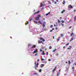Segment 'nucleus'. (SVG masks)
<instances>
[{
    "label": "nucleus",
    "instance_id": "50",
    "mask_svg": "<svg viewBox=\"0 0 76 76\" xmlns=\"http://www.w3.org/2000/svg\"><path fill=\"white\" fill-rule=\"evenodd\" d=\"M58 29V28H57V27H56V28H55V29Z\"/></svg>",
    "mask_w": 76,
    "mask_h": 76
},
{
    "label": "nucleus",
    "instance_id": "33",
    "mask_svg": "<svg viewBox=\"0 0 76 76\" xmlns=\"http://www.w3.org/2000/svg\"><path fill=\"white\" fill-rule=\"evenodd\" d=\"M69 45V43H68L66 44V45Z\"/></svg>",
    "mask_w": 76,
    "mask_h": 76
},
{
    "label": "nucleus",
    "instance_id": "7",
    "mask_svg": "<svg viewBox=\"0 0 76 76\" xmlns=\"http://www.w3.org/2000/svg\"><path fill=\"white\" fill-rule=\"evenodd\" d=\"M42 41H40V40L38 41V43L39 44H41V43H42Z\"/></svg>",
    "mask_w": 76,
    "mask_h": 76
},
{
    "label": "nucleus",
    "instance_id": "11",
    "mask_svg": "<svg viewBox=\"0 0 76 76\" xmlns=\"http://www.w3.org/2000/svg\"><path fill=\"white\" fill-rule=\"evenodd\" d=\"M28 23H29V22L27 21V23H25V24H26L25 25H28Z\"/></svg>",
    "mask_w": 76,
    "mask_h": 76
},
{
    "label": "nucleus",
    "instance_id": "29",
    "mask_svg": "<svg viewBox=\"0 0 76 76\" xmlns=\"http://www.w3.org/2000/svg\"><path fill=\"white\" fill-rule=\"evenodd\" d=\"M39 72H41V69H39Z\"/></svg>",
    "mask_w": 76,
    "mask_h": 76
},
{
    "label": "nucleus",
    "instance_id": "60",
    "mask_svg": "<svg viewBox=\"0 0 76 76\" xmlns=\"http://www.w3.org/2000/svg\"><path fill=\"white\" fill-rule=\"evenodd\" d=\"M42 44H44V43L43 42H42Z\"/></svg>",
    "mask_w": 76,
    "mask_h": 76
},
{
    "label": "nucleus",
    "instance_id": "51",
    "mask_svg": "<svg viewBox=\"0 0 76 76\" xmlns=\"http://www.w3.org/2000/svg\"><path fill=\"white\" fill-rule=\"evenodd\" d=\"M54 28H52V30H54Z\"/></svg>",
    "mask_w": 76,
    "mask_h": 76
},
{
    "label": "nucleus",
    "instance_id": "20",
    "mask_svg": "<svg viewBox=\"0 0 76 76\" xmlns=\"http://www.w3.org/2000/svg\"><path fill=\"white\" fill-rule=\"evenodd\" d=\"M58 23L59 24V23H60V22H61V21L60 20H58Z\"/></svg>",
    "mask_w": 76,
    "mask_h": 76
},
{
    "label": "nucleus",
    "instance_id": "18",
    "mask_svg": "<svg viewBox=\"0 0 76 76\" xmlns=\"http://www.w3.org/2000/svg\"><path fill=\"white\" fill-rule=\"evenodd\" d=\"M72 40H73V37L72 38L70 39V41H72Z\"/></svg>",
    "mask_w": 76,
    "mask_h": 76
},
{
    "label": "nucleus",
    "instance_id": "32",
    "mask_svg": "<svg viewBox=\"0 0 76 76\" xmlns=\"http://www.w3.org/2000/svg\"><path fill=\"white\" fill-rule=\"evenodd\" d=\"M73 12H76V10H75V9L74 10H73Z\"/></svg>",
    "mask_w": 76,
    "mask_h": 76
},
{
    "label": "nucleus",
    "instance_id": "10",
    "mask_svg": "<svg viewBox=\"0 0 76 76\" xmlns=\"http://www.w3.org/2000/svg\"><path fill=\"white\" fill-rule=\"evenodd\" d=\"M41 58H42L41 59L42 61H44V60H45V59H43L42 58V56H41Z\"/></svg>",
    "mask_w": 76,
    "mask_h": 76
},
{
    "label": "nucleus",
    "instance_id": "30",
    "mask_svg": "<svg viewBox=\"0 0 76 76\" xmlns=\"http://www.w3.org/2000/svg\"><path fill=\"white\" fill-rule=\"evenodd\" d=\"M45 24H43L42 25V26H43V27H45Z\"/></svg>",
    "mask_w": 76,
    "mask_h": 76
},
{
    "label": "nucleus",
    "instance_id": "46",
    "mask_svg": "<svg viewBox=\"0 0 76 76\" xmlns=\"http://www.w3.org/2000/svg\"><path fill=\"white\" fill-rule=\"evenodd\" d=\"M48 13L46 14V16H48Z\"/></svg>",
    "mask_w": 76,
    "mask_h": 76
},
{
    "label": "nucleus",
    "instance_id": "37",
    "mask_svg": "<svg viewBox=\"0 0 76 76\" xmlns=\"http://www.w3.org/2000/svg\"><path fill=\"white\" fill-rule=\"evenodd\" d=\"M55 70H56V69H53V72H54L55 71Z\"/></svg>",
    "mask_w": 76,
    "mask_h": 76
},
{
    "label": "nucleus",
    "instance_id": "59",
    "mask_svg": "<svg viewBox=\"0 0 76 76\" xmlns=\"http://www.w3.org/2000/svg\"><path fill=\"white\" fill-rule=\"evenodd\" d=\"M72 69H75V67H73L72 68Z\"/></svg>",
    "mask_w": 76,
    "mask_h": 76
},
{
    "label": "nucleus",
    "instance_id": "57",
    "mask_svg": "<svg viewBox=\"0 0 76 76\" xmlns=\"http://www.w3.org/2000/svg\"><path fill=\"white\" fill-rule=\"evenodd\" d=\"M50 13V12H48V15Z\"/></svg>",
    "mask_w": 76,
    "mask_h": 76
},
{
    "label": "nucleus",
    "instance_id": "1",
    "mask_svg": "<svg viewBox=\"0 0 76 76\" xmlns=\"http://www.w3.org/2000/svg\"><path fill=\"white\" fill-rule=\"evenodd\" d=\"M39 17H41V16L39 15H38L37 17L35 18L36 20H40Z\"/></svg>",
    "mask_w": 76,
    "mask_h": 76
},
{
    "label": "nucleus",
    "instance_id": "36",
    "mask_svg": "<svg viewBox=\"0 0 76 76\" xmlns=\"http://www.w3.org/2000/svg\"><path fill=\"white\" fill-rule=\"evenodd\" d=\"M32 19H33L32 18H31V19H30V21H31V20H32Z\"/></svg>",
    "mask_w": 76,
    "mask_h": 76
},
{
    "label": "nucleus",
    "instance_id": "14",
    "mask_svg": "<svg viewBox=\"0 0 76 76\" xmlns=\"http://www.w3.org/2000/svg\"><path fill=\"white\" fill-rule=\"evenodd\" d=\"M39 23L40 24H42V23H41V21H39Z\"/></svg>",
    "mask_w": 76,
    "mask_h": 76
},
{
    "label": "nucleus",
    "instance_id": "45",
    "mask_svg": "<svg viewBox=\"0 0 76 76\" xmlns=\"http://www.w3.org/2000/svg\"><path fill=\"white\" fill-rule=\"evenodd\" d=\"M50 32H53V30H51L50 31Z\"/></svg>",
    "mask_w": 76,
    "mask_h": 76
},
{
    "label": "nucleus",
    "instance_id": "55",
    "mask_svg": "<svg viewBox=\"0 0 76 76\" xmlns=\"http://www.w3.org/2000/svg\"><path fill=\"white\" fill-rule=\"evenodd\" d=\"M37 61H39V59H38L37 60Z\"/></svg>",
    "mask_w": 76,
    "mask_h": 76
},
{
    "label": "nucleus",
    "instance_id": "28",
    "mask_svg": "<svg viewBox=\"0 0 76 76\" xmlns=\"http://www.w3.org/2000/svg\"><path fill=\"white\" fill-rule=\"evenodd\" d=\"M34 22L37 23V24H38V22L37 21H34Z\"/></svg>",
    "mask_w": 76,
    "mask_h": 76
},
{
    "label": "nucleus",
    "instance_id": "8",
    "mask_svg": "<svg viewBox=\"0 0 76 76\" xmlns=\"http://www.w3.org/2000/svg\"><path fill=\"white\" fill-rule=\"evenodd\" d=\"M36 47V45H33V47H31V48H35Z\"/></svg>",
    "mask_w": 76,
    "mask_h": 76
},
{
    "label": "nucleus",
    "instance_id": "52",
    "mask_svg": "<svg viewBox=\"0 0 76 76\" xmlns=\"http://www.w3.org/2000/svg\"><path fill=\"white\" fill-rule=\"evenodd\" d=\"M42 55H45V53H42Z\"/></svg>",
    "mask_w": 76,
    "mask_h": 76
},
{
    "label": "nucleus",
    "instance_id": "64",
    "mask_svg": "<svg viewBox=\"0 0 76 76\" xmlns=\"http://www.w3.org/2000/svg\"><path fill=\"white\" fill-rule=\"evenodd\" d=\"M75 66H76V63H75Z\"/></svg>",
    "mask_w": 76,
    "mask_h": 76
},
{
    "label": "nucleus",
    "instance_id": "22",
    "mask_svg": "<svg viewBox=\"0 0 76 76\" xmlns=\"http://www.w3.org/2000/svg\"><path fill=\"white\" fill-rule=\"evenodd\" d=\"M68 63H69V64H70V63H71L70 62V61H68Z\"/></svg>",
    "mask_w": 76,
    "mask_h": 76
},
{
    "label": "nucleus",
    "instance_id": "5",
    "mask_svg": "<svg viewBox=\"0 0 76 76\" xmlns=\"http://www.w3.org/2000/svg\"><path fill=\"white\" fill-rule=\"evenodd\" d=\"M39 11H38L37 12H35L34 14V15H35V14H37V13H39Z\"/></svg>",
    "mask_w": 76,
    "mask_h": 76
},
{
    "label": "nucleus",
    "instance_id": "40",
    "mask_svg": "<svg viewBox=\"0 0 76 76\" xmlns=\"http://www.w3.org/2000/svg\"><path fill=\"white\" fill-rule=\"evenodd\" d=\"M54 3V4H57V2L56 1H55Z\"/></svg>",
    "mask_w": 76,
    "mask_h": 76
},
{
    "label": "nucleus",
    "instance_id": "21",
    "mask_svg": "<svg viewBox=\"0 0 76 76\" xmlns=\"http://www.w3.org/2000/svg\"><path fill=\"white\" fill-rule=\"evenodd\" d=\"M56 56H59V54H58V53H56Z\"/></svg>",
    "mask_w": 76,
    "mask_h": 76
},
{
    "label": "nucleus",
    "instance_id": "19",
    "mask_svg": "<svg viewBox=\"0 0 76 76\" xmlns=\"http://www.w3.org/2000/svg\"><path fill=\"white\" fill-rule=\"evenodd\" d=\"M28 47H30V46H31V44H28Z\"/></svg>",
    "mask_w": 76,
    "mask_h": 76
},
{
    "label": "nucleus",
    "instance_id": "38",
    "mask_svg": "<svg viewBox=\"0 0 76 76\" xmlns=\"http://www.w3.org/2000/svg\"><path fill=\"white\" fill-rule=\"evenodd\" d=\"M48 61H51V59H49L48 60Z\"/></svg>",
    "mask_w": 76,
    "mask_h": 76
},
{
    "label": "nucleus",
    "instance_id": "23",
    "mask_svg": "<svg viewBox=\"0 0 76 76\" xmlns=\"http://www.w3.org/2000/svg\"><path fill=\"white\" fill-rule=\"evenodd\" d=\"M48 3L49 4H51V2L50 1H48Z\"/></svg>",
    "mask_w": 76,
    "mask_h": 76
},
{
    "label": "nucleus",
    "instance_id": "17",
    "mask_svg": "<svg viewBox=\"0 0 76 76\" xmlns=\"http://www.w3.org/2000/svg\"><path fill=\"white\" fill-rule=\"evenodd\" d=\"M60 37H59L58 39H57V41H59V40L60 39Z\"/></svg>",
    "mask_w": 76,
    "mask_h": 76
},
{
    "label": "nucleus",
    "instance_id": "3",
    "mask_svg": "<svg viewBox=\"0 0 76 76\" xmlns=\"http://www.w3.org/2000/svg\"><path fill=\"white\" fill-rule=\"evenodd\" d=\"M39 39H40V40H42V41H43V42H44V41H45V39H43L42 37H39Z\"/></svg>",
    "mask_w": 76,
    "mask_h": 76
},
{
    "label": "nucleus",
    "instance_id": "12",
    "mask_svg": "<svg viewBox=\"0 0 76 76\" xmlns=\"http://www.w3.org/2000/svg\"><path fill=\"white\" fill-rule=\"evenodd\" d=\"M65 3H66V1H64L63 2V4H64Z\"/></svg>",
    "mask_w": 76,
    "mask_h": 76
},
{
    "label": "nucleus",
    "instance_id": "56",
    "mask_svg": "<svg viewBox=\"0 0 76 76\" xmlns=\"http://www.w3.org/2000/svg\"><path fill=\"white\" fill-rule=\"evenodd\" d=\"M69 48H72V46H69Z\"/></svg>",
    "mask_w": 76,
    "mask_h": 76
},
{
    "label": "nucleus",
    "instance_id": "44",
    "mask_svg": "<svg viewBox=\"0 0 76 76\" xmlns=\"http://www.w3.org/2000/svg\"><path fill=\"white\" fill-rule=\"evenodd\" d=\"M39 51H40V52H41L42 51V50L41 49H40Z\"/></svg>",
    "mask_w": 76,
    "mask_h": 76
},
{
    "label": "nucleus",
    "instance_id": "6",
    "mask_svg": "<svg viewBox=\"0 0 76 76\" xmlns=\"http://www.w3.org/2000/svg\"><path fill=\"white\" fill-rule=\"evenodd\" d=\"M68 8H73V7H72V5H69L68 6Z\"/></svg>",
    "mask_w": 76,
    "mask_h": 76
},
{
    "label": "nucleus",
    "instance_id": "25",
    "mask_svg": "<svg viewBox=\"0 0 76 76\" xmlns=\"http://www.w3.org/2000/svg\"><path fill=\"white\" fill-rule=\"evenodd\" d=\"M44 63H47V61H45L43 62Z\"/></svg>",
    "mask_w": 76,
    "mask_h": 76
},
{
    "label": "nucleus",
    "instance_id": "34",
    "mask_svg": "<svg viewBox=\"0 0 76 76\" xmlns=\"http://www.w3.org/2000/svg\"><path fill=\"white\" fill-rule=\"evenodd\" d=\"M62 23H64V20H62Z\"/></svg>",
    "mask_w": 76,
    "mask_h": 76
},
{
    "label": "nucleus",
    "instance_id": "2",
    "mask_svg": "<svg viewBox=\"0 0 76 76\" xmlns=\"http://www.w3.org/2000/svg\"><path fill=\"white\" fill-rule=\"evenodd\" d=\"M36 63H37V62L35 61V63H34L35 66L36 67H38V65L39 64V63H37V64H36Z\"/></svg>",
    "mask_w": 76,
    "mask_h": 76
},
{
    "label": "nucleus",
    "instance_id": "54",
    "mask_svg": "<svg viewBox=\"0 0 76 76\" xmlns=\"http://www.w3.org/2000/svg\"><path fill=\"white\" fill-rule=\"evenodd\" d=\"M57 2H58V0H56Z\"/></svg>",
    "mask_w": 76,
    "mask_h": 76
},
{
    "label": "nucleus",
    "instance_id": "16",
    "mask_svg": "<svg viewBox=\"0 0 76 76\" xmlns=\"http://www.w3.org/2000/svg\"><path fill=\"white\" fill-rule=\"evenodd\" d=\"M43 6V4H42V3H41L40 4V7H42Z\"/></svg>",
    "mask_w": 76,
    "mask_h": 76
},
{
    "label": "nucleus",
    "instance_id": "39",
    "mask_svg": "<svg viewBox=\"0 0 76 76\" xmlns=\"http://www.w3.org/2000/svg\"><path fill=\"white\" fill-rule=\"evenodd\" d=\"M53 25H51L50 26V28H53Z\"/></svg>",
    "mask_w": 76,
    "mask_h": 76
},
{
    "label": "nucleus",
    "instance_id": "42",
    "mask_svg": "<svg viewBox=\"0 0 76 76\" xmlns=\"http://www.w3.org/2000/svg\"><path fill=\"white\" fill-rule=\"evenodd\" d=\"M61 25H62V26H63V24L61 23Z\"/></svg>",
    "mask_w": 76,
    "mask_h": 76
},
{
    "label": "nucleus",
    "instance_id": "49",
    "mask_svg": "<svg viewBox=\"0 0 76 76\" xmlns=\"http://www.w3.org/2000/svg\"><path fill=\"white\" fill-rule=\"evenodd\" d=\"M63 11H62L61 12V13H63Z\"/></svg>",
    "mask_w": 76,
    "mask_h": 76
},
{
    "label": "nucleus",
    "instance_id": "24",
    "mask_svg": "<svg viewBox=\"0 0 76 76\" xmlns=\"http://www.w3.org/2000/svg\"><path fill=\"white\" fill-rule=\"evenodd\" d=\"M61 37H63L64 35H63V34H61Z\"/></svg>",
    "mask_w": 76,
    "mask_h": 76
},
{
    "label": "nucleus",
    "instance_id": "4",
    "mask_svg": "<svg viewBox=\"0 0 76 76\" xmlns=\"http://www.w3.org/2000/svg\"><path fill=\"white\" fill-rule=\"evenodd\" d=\"M44 66V64H41L40 65V67L42 68Z\"/></svg>",
    "mask_w": 76,
    "mask_h": 76
},
{
    "label": "nucleus",
    "instance_id": "61",
    "mask_svg": "<svg viewBox=\"0 0 76 76\" xmlns=\"http://www.w3.org/2000/svg\"><path fill=\"white\" fill-rule=\"evenodd\" d=\"M66 64H67V61L66 62Z\"/></svg>",
    "mask_w": 76,
    "mask_h": 76
},
{
    "label": "nucleus",
    "instance_id": "58",
    "mask_svg": "<svg viewBox=\"0 0 76 76\" xmlns=\"http://www.w3.org/2000/svg\"><path fill=\"white\" fill-rule=\"evenodd\" d=\"M65 46H64L63 47V48H65Z\"/></svg>",
    "mask_w": 76,
    "mask_h": 76
},
{
    "label": "nucleus",
    "instance_id": "26",
    "mask_svg": "<svg viewBox=\"0 0 76 76\" xmlns=\"http://www.w3.org/2000/svg\"><path fill=\"white\" fill-rule=\"evenodd\" d=\"M34 74L35 75H38V73H34Z\"/></svg>",
    "mask_w": 76,
    "mask_h": 76
},
{
    "label": "nucleus",
    "instance_id": "43",
    "mask_svg": "<svg viewBox=\"0 0 76 76\" xmlns=\"http://www.w3.org/2000/svg\"><path fill=\"white\" fill-rule=\"evenodd\" d=\"M72 19H71V20H70L69 22H72Z\"/></svg>",
    "mask_w": 76,
    "mask_h": 76
},
{
    "label": "nucleus",
    "instance_id": "62",
    "mask_svg": "<svg viewBox=\"0 0 76 76\" xmlns=\"http://www.w3.org/2000/svg\"><path fill=\"white\" fill-rule=\"evenodd\" d=\"M50 56H51V57H52V55H50Z\"/></svg>",
    "mask_w": 76,
    "mask_h": 76
},
{
    "label": "nucleus",
    "instance_id": "53",
    "mask_svg": "<svg viewBox=\"0 0 76 76\" xmlns=\"http://www.w3.org/2000/svg\"><path fill=\"white\" fill-rule=\"evenodd\" d=\"M63 12H65V10H63Z\"/></svg>",
    "mask_w": 76,
    "mask_h": 76
},
{
    "label": "nucleus",
    "instance_id": "15",
    "mask_svg": "<svg viewBox=\"0 0 76 76\" xmlns=\"http://www.w3.org/2000/svg\"><path fill=\"white\" fill-rule=\"evenodd\" d=\"M73 34H74L73 32L72 33V34H71V36L72 37V36H73Z\"/></svg>",
    "mask_w": 76,
    "mask_h": 76
},
{
    "label": "nucleus",
    "instance_id": "48",
    "mask_svg": "<svg viewBox=\"0 0 76 76\" xmlns=\"http://www.w3.org/2000/svg\"><path fill=\"white\" fill-rule=\"evenodd\" d=\"M46 54H47V56H48V52H47L46 53Z\"/></svg>",
    "mask_w": 76,
    "mask_h": 76
},
{
    "label": "nucleus",
    "instance_id": "41",
    "mask_svg": "<svg viewBox=\"0 0 76 76\" xmlns=\"http://www.w3.org/2000/svg\"><path fill=\"white\" fill-rule=\"evenodd\" d=\"M67 49L68 50H70V48H68Z\"/></svg>",
    "mask_w": 76,
    "mask_h": 76
},
{
    "label": "nucleus",
    "instance_id": "31",
    "mask_svg": "<svg viewBox=\"0 0 76 76\" xmlns=\"http://www.w3.org/2000/svg\"><path fill=\"white\" fill-rule=\"evenodd\" d=\"M56 49H55L53 50V52H54V51H56Z\"/></svg>",
    "mask_w": 76,
    "mask_h": 76
},
{
    "label": "nucleus",
    "instance_id": "27",
    "mask_svg": "<svg viewBox=\"0 0 76 76\" xmlns=\"http://www.w3.org/2000/svg\"><path fill=\"white\" fill-rule=\"evenodd\" d=\"M49 49H51L52 48V47L51 46L49 47Z\"/></svg>",
    "mask_w": 76,
    "mask_h": 76
},
{
    "label": "nucleus",
    "instance_id": "9",
    "mask_svg": "<svg viewBox=\"0 0 76 76\" xmlns=\"http://www.w3.org/2000/svg\"><path fill=\"white\" fill-rule=\"evenodd\" d=\"M37 53V50H35V51L33 52V54H34V53Z\"/></svg>",
    "mask_w": 76,
    "mask_h": 76
},
{
    "label": "nucleus",
    "instance_id": "63",
    "mask_svg": "<svg viewBox=\"0 0 76 76\" xmlns=\"http://www.w3.org/2000/svg\"><path fill=\"white\" fill-rule=\"evenodd\" d=\"M54 69H56V66H55V67Z\"/></svg>",
    "mask_w": 76,
    "mask_h": 76
},
{
    "label": "nucleus",
    "instance_id": "35",
    "mask_svg": "<svg viewBox=\"0 0 76 76\" xmlns=\"http://www.w3.org/2000/svg\"><path fill=\"white\" fill-rule=\"evenodd\" d=\"M37 55H38V53H36L35 55V56H37Z\"/></svg>",
    "mask_w": 76,
    "mask_h": 76
},
{
    "label": "nucleus",
    "instance_id": "13",
    "mask_svg": "<svg viewBox=\"0 0 76 76\" xmlns=\"http://www.w3.org/2000/svg\"><path fill=\"white\" fill-rule=\"evenodd\" d=\"M74 20L75 22L76 21V16L74 17Z\"/></svg>",
    "mask_w": 76,
    "mask_h": 76
},
{
    "label": "nucleus",
    "instance_id": "47",
    "mask_svg": "<svg viewBox=\"0 0 76 76\" xmlns=\"http://www.w3.org/2000/svg\"><path fill=\"white\" fill-rule=\"evenodd\" d=\"M72 26H71L69 27V29H70V28H72Z\"/></svg>",
    "mask_w": 76,
    "mask_h": 76
}]
</instances>
